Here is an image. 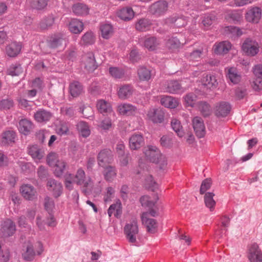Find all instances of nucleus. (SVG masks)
I'll return each instance as SVG.
<instances>
[{"instance_id": "nucleus-1", "label": "nucleus", "mask_w": 262, "mask_h": 262, "mask_svg": "<svg viewBox=\"0 0 262 262\" xmlns=\"http://www.w3.org/2000/svg\"><path fill=\"white\" fill-rule=\"evenodd\" d=\"M74 183L79 186H82V192L85 194H88L91 190L89 187L93 184V181L90 177H86L85 171L82 168L77 169L76 174L73 179Z\"/></svg>"}, {"instance_id": "nucleus-2", "label": "nucleus", "mask_w": 262, "mask_h": 262, "mask_svg": "<svg viewBox=\"0 0 262 262\" xmlns=\"http://www.w3.org/2000/svg\"><path fill=\"white\" fill-rule=\"evenodd\" d=\"M147 158L152 163L159 165V168L162 169L167 165V160L164 155L161 154L155 146H150L145 152Z\"/></svg>"}, {"instance_id": "nucleus-3", "label": "nucleus", "mask_w": 262, "mask_h": 262, "mask_svg": "<svg viewBox=\"0 0 262 262\" xmlns=\"http://www.w3.org/2000/svg\"><path fill=\"white\" fill-rule=\"evenodd\" d=\"M43 250V244L41 242L38 241L34 245L29 242L26 251L22 254V256L24 260L31 261L34 259L36 255H41Z\"/></svg>"}, {"instance_id": "nucleus-4", "label": "nucleus", "mask_w": 262, "mask_h": 262, "mask_svg": "<svg viewBox=\"0 0 262 262\" xmlns=\"http://www.w3.org/2000/svg\"><path fill=\"white\" fill-rule=\"evenodd\" d=\"M168 3L165 0H159L152 4L148 8V12L158 17L164 15L168 10Z\"/></svg>"}, {"instance_id": "nucleus-5", "label": "nucleus", "mask_w": 262, "mask_h": 262, "mask_svg": "<svg viewBox=\"0 0 262 262\" xmlns=\"http://www.w3.org/2000/svg\"><path fill=\"white\" fill-rule=\"evenodd\" d=\"M247 258L250 262H262V251L255 243L247 247Z\"/></svg>"}, {"instance_id": "nucleus-6", "label": "nucleus", "mask_w": 262, "mask_h": 262, "mask_svg": "<svg viewBox=\"0 0 262 262\" xmlns=\"http://www.w3.org/2000/svg\"><path fill=\"white\" fill-rule=\"evenodd\" d=\"M242 50L244 53L249 56H254L259 52L258 43L251 38H246L242 45Z\"/></svg>"}, {"instance_id": "nucleus-7", "label": "nucleus", "mask_w": 262, "mask_h": 262, "mask_svg": "<svg viewBox=\"0 0 262 262\" xmlns=\"http://www.w3.org/2000/svg\"><path fill=\"white\" fill-rule=\"evenodd\" d=\"M148 119L154 124H160L164 122L165 112L161 108H150L147 113Z\"/></svg>"}, {"instance_id": "nucleus-8", "label": "nucleus", "mask_w": 262, "mask_h": 262, "mask_svg": "<svg viewBox=\"0 0 262 262\" xmlns=\"http://www.w3.org/2000/svg\"><path fill=\"white\" fill-rule=\"evenodd\" d=\"M44 206L46 210L49 213L48 221L45 223L48 227H54L56 225V221L54 219L53 210L55 206L53 201L51 200L49 197L45 198Z\"/></svg>"}, {"instance_id": "nucleus-9", "label": "nucleus", "mask_w": 262, "mask_h": 262, "mask_svg": "<svg viewBox=\"0 0 262 262\" xmlns=\"http://www.w3.org/2000/svg\"><path fill=\"white\" fill-rule=\"evenodd\" d=\"M47 187L48 190L52 192L55 198H58L63 192L62 184L54 179H48Z\"/></svg>"}, {"instance_id": "nucleus-10", "label": "nucleus", "mask_w": 262, "mask_h": 262, "mask_svg": "<svg viewBox=\"0 0 262 262\" xmlns=\"http://www.w3.org/2000/svg\"><path fill=\"white\" fill-rule=\"evenodd\" d=\"M98 164L100 166L104 167L106 164L111 163L113 161V155L109 149L101 150L97 156Z\"/></svg>"}, {"instance_id": "nucleus-11", "label": "nucleus", "mask_w": 262, "mask_h": 262, "mask_svg": "<svg viewBox=\"0 0 262 262\" xmlns=\"http://www.w3.org/2000/svg\"><path fill=\"white\" fill-rule=\"evenodd\" d=\"M21 195L27 200L33 201L37 199L35 188L30 184L23 185L20 188Z\"/></svg>"}, {"instance_id": "nucleus-12", "label": "nucleus", "mask_w": 262, "mask_h": 262, "mask_svg": "<svg viewBox=\"0 0 262 262\" xmlns=\"http://www.w3.org/2000/svg\"><path fill=\"white\" fill-rule=\"evenodd\" d=\"M165 89L167 92L171 94H181L185 91V89L177 80L167 81L165 84Z\"/></svg>"}, {"instance_id": "nucleus-13", "label": "nucleus", "mask_w": 262, "mask_h": 262, "mask_svg": "<svg viewBox=\"0 0 262 262\" xmlns=\"http://www.w3.org/2000/svg\"><path fill=\"white\" fill-rule=\"evenodd\" d=\"M192 125L196 136L199 138L204 137L206 129L203 119L200 117H195L192 120Z\"/></svg>"}, {"instance_id": "nucleus-14", "label": "nucleus", "mask_w": 262, "mask_h": 262, "mask_svg": "<svg viewBox=\"0 0 262 262\" xmlns=\"http://www.w3.org/2000/svg\"><path fill=\"white\" fill-rule=\"evenodd\" d=\"M144 144V139L142 134H134L129 139V146L131 150H138Z\"/></svg>"}, {"instance_id": "nucleus-15", "label": "nucleus", "mask_w": 262, "mask_h": 262, "mask_svg": "<svg viewBox=\"0 0 262 262\" xmlns=\"http://www.w3.org/2000/svg\"><path fill=\"white\" fill-rule=\"evenodd\" d=\"M231 105L228 102L221 101L217 103L215 108V115L217 117H225L230 113Z\"/></svg>"}, {"instance_id": "nucleus-16", "label": "nucleus", "mask_w": 262, "mask_h": 262, "mask_svg": "<svg viewBox=\"0 0 262 262\" xmlns=\"http://www.w3.org/2000/svg\"><path fill=\"white\" fill-rule=\"evenodd\" d=\"M117 15L121 19L128 21L134 17L135 12L132 7L127 6L120 9L117 11Z\"/></svg>"}, {"instance_id": "nucleus-17", "label": "nucleus", "mask_w": 262, "mask_h": 262, "mask_svg": "<svg viewBox=\"0 0 262 262\" xmlns=\"http://www.w3.org/2000/svg\"><path fill=\"white\" fill-rule=\"evenodd\" d=\"M63 41H65L63 34L58 33L51 36L47 43L50 48L56 49L61 46Z\"/></svg>"}, {"instance_id": "nucleus-18", "label": "nucleus", "mask_w": 262, "mask_h": 262, "mask_svg": "<svg viewBox=\"0 0 262 262\" xmlns=\"http://www.w3.org/2000/svg\"><path fill=\"white\" fill-rule=\"evenodd\" d=\"M16 137V133L13 130H7L1 134V143L3 146H8L13 144Z\"/></svg>"}, {"instance_id": "nucleus-19", "label": "nucleus", "mask_w": 262, "mask_h": 262, "mask_svg": "<svg viewBox=\"0 0 262 262\" xmlns=\"http://www.w3.org/2000/svg\"><path fill=\"white\" fill-rule=\"evenodd\" d=\"M202 82L205 88L210 90L215 89L218 85L215 76L211 74H204Z\"/></svg>"}, {"instance_id": "nucleus-20", "label": "nucleus", "mask_w": 262, "mask_h": 262, "mask_svg": "<svg viewBox=\"0 0 262 262\" xmlns=\"http://www.w3.org/2000/svg\"><path fill=\"white\" fill-rule=\"evenodd\" d=\"M69 90L73 97H77L83 92V86L78 81L74 80L70 83Z\"/></svg>"}, {"instance_id": "nucleus-21", "label": "nucleus", "mask_w": 262, "mask_h": 262, "mask_svg": "<svg viewBox=\"0 0 262 262\" xmlns=\"http://www.w3.org/2000/svg\"><path fill=\"white\" fill-rule=\"evenodd\" d=\"M33 124L32 122L27 119H21L18 122V129L20 133L25 136L30 134L33 128Z\"/></svg>"}, {"instance_id": "nucleus-22", "label": "nucleus", "mask_w": 262, "mask_h": 262, "mask_svg": "<svg viewBox=\"0 0 262 262\" xmlns=\"http://www.w3.org/2000/svg\"><path fill=\"white\" fill-rule=\"evenodd\" d=\"M21 49L20 42L14 41L6 47L7 55L10 57H15L20 53Z\"/></svg>"}, {"instance_id": "nucleus-23", "label": "nucleus", "mask_w": 262, "mask_h": 262, "mask_svg": "<svg viewBox=\"0 0 262 262\" xmlns=\"http://www.w3.org/2000/svg\"><path fill=\"white\" fill-rule=\"evenodd\" d=\"M261 11L259 8L255 7L251 9L246 14L247 21L253 23H257L261 18Z\"/></svg>"}, {"instance_id": "nucleus-24", "label": "nucleus", "mask_w": 262, "mask_h": 262, "mask_svg": "<svg viewBox=\"0 0 262 262\" xmlns=\"http://www.w3.org/2000/svg\"><path fill=\"white\" fill-rule=\"evenodd\" d=\"M231 43L228 41H224L214 45V53L217 55L227 54L231 48Z\"/></svg>"}, {"instance_id": "nucleus-25", "label": "nucleus", "mask_w": 262, "mask_h": 262, "mask_svg": "<svg viewBox=\"0 0 262 262\" xmlns=\"http://www.w3.org/2000/svg\"><path fill=\"white\" fill-rule=\"evenodd\" d=\"M98 67L93 52L88 53L86 54L85 68L90 72H93Z\"/></svg>"}, {"instance_id": "nucleus-26", "label": "nucleus", "mask_w": 262, "mask_h": 262, "mask_svg": "<svg viewBox=\"0 0 262 262\" xmlns=\"http://www.w3.org/2000/svg\"><path fill=\"white\" fill-rule=\"evenodd\" d=\"M152 23L147 18H142L138 20L135 24V28L140 32H145L149 30Z\"/></svg>"}, {"instance_id": "nucleus-27", "label": "nucleus", "mask_w": 262, "mask_h": 262, "mask_svg": "<svg viewBox=\"0 0 262 262\" xmlns=\"http://www.w3.org/2000/svg\"><path fill=\"white\" fill-rule=\"evenodd\" d=\"M160 45L159 40L156 36H148L144 39V46L149 51H154Z\"/></svg>"}, {"instance_id": "nucleus-28", "label": "nucleus", "mask_w": 262, "mask_h": 262, "mask_svg": "<svg viewBox=\"0 0 262 262\" xmlns=\"http://www.w3.org/2000/svg\"><path fill=\"white\" fill-rule=\"evenodd\" d=\"M27 2L32 9L42 11L46 8L49 0H27Z\"/></svg>"}, {"instance_id": "nucleus-29", "label": "nucleus", "mask_w": 262, "mask_h": 262, "mask_svg": "<svg viewBox=\"0 0 262 262\" xmlns=\"http://www.w3.org/2000/svg\"><path fill=\"white\" fill-rule=\"evenodd\" d=\"M70 31L74 34H79L83 30V23L78 19H72L69 25Z\"/></svg>"}, {"instance_id": "nucleus-30", "label": "nucleus", "mask_w": 262, "mask_h": 262, "mask_svg": "<svg viewBox=\"0 0 262 262\" xmlns=\"http://www.w3.org/2000/svg\"><path fill=\"white\" fill-rule=\"evenodd\" d=\"M72 10L75 15L82 16L89 13V8L86 4L77 3L73 5Z\"/></svg>"}, {"instance_id": "nucleus-31", "label": "nucleus", "mask_w": 262, "mask_h": 262, "mask_svg": "<svg viewBox=\"0 0 262 262\" xmlns=\"http://www.w3.org/2000/svg\"><path fill=\"white\" fill-rule=\"evenodd\" d=\"M197 106L201 114L204 117H208L211 114V107L207 102L200 101L197 102Z\"/></svg>"}, {"instance_id": "nucleus-32", "label": "nucleus", "mask_w": 262, "mask_h": 262, "mask_svg": "<svg viewBox=\"0 0 262 262\" xmlns=\"http://www.w3.org/2000/svg\"><path fill=\"white\" fill-rule=\"evenodd\" d=\"M151 70L146 67L141 66L137 70V74L140 81H148L151 77Z\"/></svg>"}, {"instance_id": "nucleus-33", "label": "nucleus", "mask_w": 262, "mask_h": 262, "mask_svg": "<svg viewBox=\"0 0 262 262\" xmlns=\"http://www.w3.org/2000/svg\"><path fill=\"white\" fill-rule=\"evenodd\" d=\"M34 117L36 121L42 122L49 121L52 117V114L50 112L45 110H39L34 114Z\"/></svg>"}, {"instance_id": "nucleus-34", "label": "nucleus", "mask_w": 262, "mask_h": 262, "mask_svg": "<svg viewBox=\"0 0 262 262\" xmlns=\"http://www.w3.org/2000/svg\"><path fill=\"white\" fill-rule=\"evenodd\" d=\"M55 18L53 15H49L43 17L39 24V27L41 30H45L50 28L54 23Z\"/></svg>"}, {"instance_id": "nucleus-35", "label": "nucleus", "mask_w": 262, "mask_h": 262, "mask_svg": "<svg viewBox=\"0 0 262 262\" xmlns=\"http://www.w3.org/2000/svg\"><path fill=\"white\" fill-rule=\"evenodd\" d=\"M133 92V87L130 85L126 84L120 88L118 94L120 98L125 99L129 97L132 95Z\"/></svg>"}, {"instance_id": "nucleus-36", "label": "nucleus", "mask_w": 262, "mask_h": 262, "mask_svg": "<svg viewBox=\"0 0 262 262\" xmlns=\"http://www.w3.org/2000/svg\"><path fill=\"white\" fill-rule=\"evenodd\" d=\"M161 104L165 107L174 108L178 105V101L171 96H165L161 99Z\"/></svg>"}, {"instance_id": "nucleus-37", "label": "nucleus", "mask_w": 262, "mask_h": 262, "mask_svg": "<svg viewBox=\"0 0 262 262\" xmlns=\"http://www.w3.org/2000/svg\"><path fill=\"white\" fill-rule=\"evenodd\" d=\"M96 37L94 33L89 31L85 33L81 37V41L84 46L92 45L95 43Z\"/></svg>"}, {"instance_id": "nucleus-38", "label": "nucleus", "mask_w": 262, "mask_h": 262, "mask_svg": "<svg viewBox=\"0 0 262 262\" xmlns=\"http://www.w3.org/2000/svg\"><path fill=\"white\" fill-rule=\"evenodd\" d=\"M103 175L106 181H113L117 175V170L115 167L110 165L106 166Z\"/></svg>"}, {"instance_id": "nucleus-39", "label": "nucleus", "mask_w": 262, "mask_h": 262, "mask_svg": "<svg viewBox=\"0 0 262 262\" xmlns=\"http://www.w3.org/2000/svg\"><path fill=\"white\" fill-rule=\"evenodd\" d=\"M96 106L99 112L103 114V115L111 112L112 111L110 104L104 100H98L97 102Z\"/></svg>"}, {"instance_id": "nucleus-40", "label": "nucleus", "mask_w": 262, "mask_h": 262, "mask_svg": "<svg viewBox=\"0 0 262 262\" xmlns=\"http://www.w3.org/2000/svg\"><path fill=\"white\" fill-rule=\"evenodd\" d=\"M77 129L80 134V135L86 138L90 135L91 130L88 124L84 121H80L77 124Z\"/></svg>"}, {"instance_id": "nucleus-41", "label": "nucleus", "mask_w": 262, "mask_h": 262, "mask_svg": "<svg viewBox=\"0 0 262 262\" xmlns=\"http://www.w3.org/2000/svg\"><path fill=\"white\" fill-rule=\"evenodd\" d=\"M214 195V193L212 192H206L204 195V202L205 205L207 208H209L211 211L214 210V206L216 204V202L213 199V196Z\"/></svg>"}, {"instance_id": "nucleus-42", "label": "nucleus", "mask_w": 262, "mask_h": 262, "mask_svg": "<svg viewBox=\"0 0 262 262\" xmlns=\"http://www.w3.org/2000/svg\"><path fill=\"white\" fill-rule=\"evenodd\" d=\"M23 69L19 63L12 64L6 71V74L12 76H18L23 73Z\"/></svg>"}, {"instance_id": "nucleus-43", "label": "nucleus", "mask_w": 262, "mask_h": 262, "mask_svg": "<svg viewBox=\"0 0 262 262\" xmlns=\"http://www.w3.org/2000/svg\"><path fill=\"white\" fill-rule=\"evenodd\" d=\"M28 153L34 159L40 160L43 157L42 153L37 145H34L28 147Z\"/></svg>"}, {"instance_id": "nucleus-44", "label": "nucleus", "mask_w": 262, "mask_h": 262, "mask_svg": "<svg viewBox=\"0 0 262 262\" xmlns=\"http://www.w3.org/2000/svg\"><path fill=\"white\" fill-rule=\"evenodd\" d=\"M67 166V163L64 161H58L55 163L54 174L56 177L60 178L64 173Z\"/></svg>"}, {"instance_id": "nucleus-45", "label": "nucleus", "mask_w": 262, "mask_h": 262, "mask_svg": "<svg viewBox=\"0 0 262 262\" xmlns=\"http://www.w3.org/2000/svg\"><path fill=\"white\" fill-rule=\"evenodd\" d=\"M109 73L114 78L121 79L124 77L125 71L121 68L112 67L109 68Z\"/></svg>"}, {"instance_id": "nucleus-46", "label": "nucleus", "mask_w": 262, "mask_h": 262, "mask_svg": "<svg viewBox=\"0 0 262 262\" xmlns=\"http://www.w3.org/2000/svg\"><path fill=\"white\" fill-rule=\"evenodd\" d=\"M144 186L147 189L152 191L158 188V184L154 180L151 175L146 177L145 179Z\"/></svg>"}, {"instance_id": "nucleus-47", "label": "nucleus", "mask_w": 262, "mask_h": 262, "mask_svg": "<svg viewBox=\"0 0 262 262\" xmlns=\"http://www.w3.org/2000/svg\"><path fill=\"white\" fill-rule=\"evenodd\" d=\"M171 126L179 137H182L183 136L184 132L182 130V126L179 120L176 119H172L171 121Z\"/></svg>"}, {"instance_id": "nucleus-48", "label": "nucleus", "mask_w": 262, "mask_h": 262, "mask_svg": "<svg viewBox=\"0 0 262 262\" xmlns=\"http://www.w3.org/2000/svg\"><path fill=\"white\" fill-rule=\"evenodd\" d=\"M101 36L103 38L108 39L113 34V27L110 24H104L101 26Z\"/></svg>"}, {"instance_id": "nucleus-49", "label": "nucleus", "mask_w": 262, "mask_h": 262, "mask_svg": "<svg viewBox=\"0 0 262 262\" xmlns=\"http://www.w3.org/2000/svg\"><path fill=\"white\" fill-rule=\"evenodd\" d=\"M137 110L136 107L135 106L129 104H124L122 106H121L119 111L120 113H122L123 115H132L133 113Z\"/></svg>"}, {"instance_id": "nucleus-50", "label": "nucleus", "mask_w": 262, "mask_h": 262, "mask_svg": "<svg viewBox=\"0 0 262 262\" xmlns=\"http://www.w3.org/2000/svg\"><path fill=\"white\" fill-rule=\"evenodd\" d=\"M142 221L146 227L147 229H156L158 228L156 220L149 219L146 217H142Z\"/></svg>"}, {"instance_id": "nucleus-51", "label": "nucleus", "mask_w": 262, "mask_h": 262, "mask_svg": "<svg viewBox=\"0 0 262 262\" xmlns=\"http://www.w3.org/2000/svg\"><path fill=\"white\" fill-rule=\"evenodd\" d=\"M170 21L178 28L184 27L187 25V20L183 16L172 17L170 19Z\"/></svg>"}, {"instance_id": "nucleus-52", "label": "nucleus", "mask_w": 262, "mask_h": 262, "mask_svg": "<svg viewBox=\"0 0 262 262\" xmlns=\"http://www.w3.org/2000/svg\"><path fill=\"white\" fill-rule=\"evenodd\" d=\"M166 47L170 49H176L181 46L180 40L177 37H171L166 41Z\"/></svg>"}, {"instance_id": "nucleus-53", "label": "nucleus", "mask_w": 262, "mask_h": 262, "mask_svg": "<svg viewBox=\"0 0 262 262\" xmlns=\"http://www.w3.org/2000/svg\"><path fill=\"white\" fill-rule=\"evenodd\" d=\"M124 234H125L127 239L130 243H134L136 241V238H138L140 239L138 237L139 230H124Z\"/></svg>"}, {"instance_id": "nucleus-54", "label": "nucleus", "mask_w": 262, "mask_h": 262, "mask_svg": "<svg viewBox=\"0 0 262 262\" xmlns=\"http://www.w3.org/2000/svg\"><path fill=\"white\" fill-rule=\"evenodd\" d=\"M212 181L210 178H207L203 180L201 183L200 193L201 194H205L207 190H209L211 186Z\"/></svg>"}, {"instance_id": "nucleus-55", "label": "nucleus", "mask_w": 262, "mask_h": 262, "mask_svg": "<svg viewBox=\"0 0 262 262\" xmlns=\"http://www.w3.org/2000/svg\"><path fill=\"white\" fill-rule=\"evenodd\" d=\"M13 105V100L11 98L3 99L0 101V110H9Z\"/></svg>"}, {"instance_id": "nucleus-56", "label": "nucleus", "mask_w": 262, "mask_h": 262, "mask_svg": "<svg viewBox=\"0 0 262 262\" xmlns=\"http://www.w3.org/2000/svg\"><path fill=\"white\" fill-rule=\"evenodd\" d=\"M228 78L233 84L238 83L241 80V76L234 72L232 69H230L228 74Z\"/></svg>"}, {"instance_id": "nucleus-57", "label": "nucleus", "mask_w": 262, "mask_h": 262, "mask_svg": "<svg viewBox=\"0 0 262 262\" xmlns=\"http://www.w3.org/2000/svg\"><path fill=\"white\" fill-rule=\"evenodd\" d=\"M2 229H16L15 223L10 219H6L1 222Z\"/></svg>"}, {"instance_id": "nucleus-58", "label": "nucleus", "mask_w": 262, "mask_h": 262, "mask_svg": "<svg viewBox=\"0 0 262 262\" xmlns=\"http://www.w3.org/2000/svg\"><path fill=\"white\" fill-rule=\"evenodd\" d=\"M186 105L193 107L195 101L196 95L192 93H188L184 97Z\"/></svg>"}, {"instance_id": "nucleus-59", "label": "nucleus", "mask_w": 262, "mask_h": 262, "mask_svg": "<svg viewBox=\"0 0 262 262\" xmlns=\"http://www.w3.org/2000/svg\"><path fill=\"white\" fill-rule=\"evenodd\" d=\"M79 112L82 113L83 117L85 118H89L93 115V109L90 106H83L80 107Z\"/></svg>"}, {"instance_id": "nucleus-60", "label": "nucleus", "mask_w": 262, "mask_h": 262, "mask_svg": "<svg viewBox=\"0 0 262 262\" xmlns=\"http://www.w3.org/2000/svg\"><path fill=\"white\" fill-rule=\"evenodd\" d=\"M19 165L21 170L25 173H29L33 168V165L31 163L21 161L19 163Z\"/></svg>"}, {"instance_id": "nucleus-61", "label": "nucleus", "mask_w": 262, "mask_h": 262, "mask_svg": "<svg viewBox=\"0 0 262 262\" xmlns=\"http://www.w3.org/2000/svg\"><path fill=\"white\" fill-rule=\"evenodd\" d=\"M215 16L214 15H205L202 20V24L206 27H210L215 20Z\"/></svg>"}, {"instance_id": "nucleus-62", "label": "nucleus", "mask_w": 262, "mask_h": 262, "mask_svg": "<svg viewBox=\"0 0 262 262\" xmlns=\"http://www.w3.org/2000/svg\"><path fill=\"white\" fill-rule=\"evenodd\" d=\"M141 59V55L137 49H133L129 54V59L132 62L138 61Z\"/></svg>"}, {"instance_id": "nucleus-63", "label": "nucleus", "mask_w": 262, "mask_h": 262, "mask_svg": "<svg viewBox=\"0 0 262 262\" xmlns=\"http://www.w3.org/2000/svg\"><path fill=\"white\" fill-rule=\"evenodd\" d=\"M247 94V89L245 87H238L235 90L236 97L242 99Z\"/></svg>"}, {"instance_id": "nucleus-64", "label": "nucleus", "mask_w": 262, "mask_h": 262, "mask_svg": "<svg viewBox=\"0 0 262 262\" xmlns=\"http://www.w3.org/2000/svg\"><path fill=\"white\" fill-rule=\"evenodd\" d=\"M161 145L164 147H170L171 145V140L170 138L166 135L163 136L160 140Z\"/></svg>"}]
</instances>
